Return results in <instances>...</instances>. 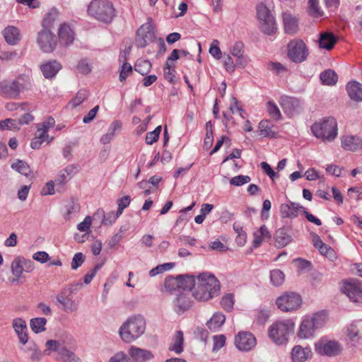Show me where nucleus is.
<instances>
[{
	"label": "nucleus",
	"mask_w": 362,
	"mask_h": 362,
	"mask_svg": "<svg viewBox=\"0 0 362 362\" xmlns=\"http://www.w3.org/2000/svg\"><path fill=\"white\" fill-rule=\"evenodd\" d=\"M220 285L212 274L202 273L197 277L192 296L199 301H206L218 295Z\"/></svg>",
	"instance_id": "nucleus-1"
},
{
	"label": "nucleus",
	"mask_w": 362,
	"mask_h": 362,
	"mask_svg": "<svg viewBox=\"0 0 362 362\" xmlns=\"http://www.w3.org/2000/svg\"><path fill=\"white\" fill-rule=\"evenodd\" d=\"M146 321L140 315H132L122 325L119 329L121 339L130 343L139 338L145 332Z\"/></svg>",
	"instance_id": "nucleus-2"
},
{
	"label": "nucleus",
	"mask_w": 362,
	"mask_h": 362,
	"mask_svg": "<svg viewBox=\"0 0 362 362\" xmlns=\"http://www.w3.org/2000/svg\"><path fill=\"white\" fill-rule=\"evenodd\" d=\"M87 13L91 18L105 24H110L116 17V10L110 0H92Z\"/></svg>",
	"instance_id": "nucleus-3"
},
{
	"label": "nucleus",
	"mask_w": 362,
	"mask_h": 362,
	"mask_svg": "<svg viewBox=\"0 0 362 362\" xmlns=\"http://www.w3.org/2000/svg\"><path fill=\"white\" fill-rule=\"evenodd\" d=\"M311 131L317 139L325 142L332 141L338 134L337 120L332 117L324 118L315 122L311 126Z\"/></svg>",
	"instance_id": "nucleus-4"
},
{
	"label": "nucleus",
	"mask_w": 362,
	"mask_h": 362,
	"mask_svg": "<svg viewBox=\"0 0 362 362\" xmlns=\"http://www.w3.org/2000/svg\"><path fill=\"white\" fill-rule=\"evenodd\" d=\"M327 321V315L324 312L305 316L299 327L297 336L300 339H309L315 335V331L322 327Z\"/></svg>",
	"instance_id": "nucleus-5"
},
{
	"label": "nucleus",
	"mask_w": 362,
	"mask_h": 362,
	"mask_svg": "<svg viewBox=\"0 0 362 362\" xmlns=\"http://www.w3.org/2000/svg\"><path fill=\"white\" fill-rule=\"evenodd\" d=\"M82 286V283L72 284L69 287L63 288L56 296V305L66 313H73L78 309L79 302L73 298L74 286Z\"/></svg>",
	"instance_id": "nucleus-6"
},
{
	"label": "nucleus",
	"mask_w": 362,
	"mask_h": 362,
	"mask_svg": "<svg viewBox=\"0 0 362 362\" xmlns=\"http://www.w3.org/2000/svg\"><path fill=\"white\" fill-rule=\"evenodd\" d=\"M294 323L290 322H276L269 329V337L276 344H286L289 334L293 332Z\"/></svg>",
	"instance_id": "nucleus-7"
},
{
	"label": "nucleus",
	"mask_w": 362,
	"mask_h": 362,
	"mask_svg": "<svg viewBox=\"0 0 362 362\" xmlns=\"http://www.w3.org/2000/svg\"><path fill=\"white\" fill-rule=\"evenodd\" d=\"M279 309L283 312H292L298 310L301 304L302 299L299 294L294 292H286L276 300Z\"/></svg>",
	"instance_id": "nucleus-8"
},
{
	"label": "nucleus",
	"mask_w": 362,
	"mask_h": 362,
	"mask_svg": "<svg viewBox=\"0 0 362 362\" xmlns=\"http://www.w3.org/2000/svg\"><path fill=\"white\" fill-rule=\"evenodd\" d=\"M315 351L320 356L334 357L341 354L342 348L339 342L322 337L315 343Z\"/></svg>",
	"instance_id": "nucleus-9"
},
{
	"label": "nucleus",
	"mask_w": 362,
	"mask_h": 362,
	"mask_svg": "<svg viewBox=\"0 0 362 362\" xmlns=\"http://www.w3.org/2000/svg\"><path fill=\"white\" fill-rule=\"evenodd\" d=\"M308 54V48L301 40H293L288 44V57L295 63L305 61Z\"/></svg>",
	"instance_id": "nucleus-10"
},
{
	"label": "nucleus",
	"mask_w": 362,
	"mask_h": 362,
	"mask_svg": "<svg viewBox=\"0 0 362 362\" xmlns=\"http://www.w3.org/2000/svg\"><path fill=\"white\" fill-rule=\"evenodd\" d=\"M37 42L44 52L50 53L57 46L55 35L49 29H42L37 33Z\"/></svg>",
	"instance_id": "nucleus-11"
},
{
	"label": "nucleus",
	"mask_w": 362,
	"mask_h": 362,
	"mask_svg": "<svg viewBox=\"0 0 362 362\" xmlns=\"http://www.w3.org/2000/svg\"><path fill=\"white\" fill-rule=\"evenodd\" d=\"M342 291L355 303L362 304V284L356 279H351L344 283Z\"/></svg>",
	"instance_id": "nucleus-12"
},
{
	"label": "nucleus",
	"mask_w": 362,
	"mask_h": 362,
	"mask_svg": "<svg viewBox=\"0 0 362 362\" xmlns=\"http://www.w3.org/2000/svg\"><path fill=\"white\" fill-rule=\"evenodd\" d=\"M155 39V33L151 23L142 25L137 30L136 45L138 47H145Z\"/></svg>",
	"instance_id": "nucleus-13"
},
{
	"label": "nucleus",
	"mask_w": 362,
	"mask_h": 362,
	"mask_svg": "<svg viewBox=\"0 0 362 362\" xmlns=\"http://www.w3.org/2000/svg\"><path fill=\"white\" fill-rule=\"evenodd\" d=\"M190 293L187 291H177L176 296L173 300V310L179 315L190 309L192 306Z\"/></svg>",
	"instance_id": "nucleus-14"
},
{
	"label": "nucleus",
	"mask_w": 362,
	"mask_h": 362,
	"mask_svg": "<svg viewBox=\"0 0 362 362\" xmlns=\"http://www.w3.org/2000/svg\"><path fill=\"white\" fill-rule=\"evenodd\" d=\"M235 344L239 350L248 351L256 346L257 341L252 333L240 332L235 337Z\"/></svg>",
	"instance_id": "nucleus-15"
},
{
	"label": "nucleus",
	"mask_w": 362,
	"mask_h": 362,
	"mask_svg": "<svg viewBox=\"0 0 362 362\" xmlns=\"http://www.w3.org/2000/svg\"><path fill=\"white\" fill-rule=\"evenodd\" d=\"M281 105L284 112L288 116H292L303 109L302 101L293 97H282Z\"/></svg>",
	"instance_id": "nucleus-16"
},
{
	"label": "nucleus",
	"mask_w": 362,
	"mask_h": 362,
	"mask_svg": "<svg viewBox=\"0 0 362 362\" xmlns=\"http://www.w3.org/2000/svg\"><path fill=\"white\" fill-rule=\"evenodd\" d=\"M281 17L285 33L288 35L296 34L298 30V17L288 11H284Z\"/></svg>",
	"instance_id": "nucleus-17"
},
{
	"label": "nucleus",
	"mask_w": 362,
	"mask_h": 362,
	"mask_svg": "<svg viewBox=\"0 0 362 362\" xmlns=\"http://www.w3.org/2000/svg\"><path fill=\"white\" fill-rule=\"evenodd\" d=\"M304 206L299 203L289 201L280 205V215L283 218L293 219L298 217L299 212L303 211Z\"/></svg>",
	"instance_id": "nucleus-18"
},
{
	"label": "nucleus",
	"mask_w": 362,
	"mask_h": 362,
	"mask_svg": "<svg viewBox=\"0 0 362 362\" xmlns=\"http://www.w3.org/2000/svg\"><path fill=\"white\" fill-rule=\"evenodd\" d=\"M230 53L236 58L238 68H244L248 64V58L244 54V44L236 42L230 49Z\"/></svg>",
	"instance_id": "nucleus-19"
},
{
	"label": "nucleus",
	"mask_w": 362,
	"mask_h": 362,
	"mask_svg": "<svg viewBox=\"0 0 362 362\" xmlns=\"http://www.w3.org/2000/svg\"><path fill=\"white\" fill-rule=\"evenodd\" d=\"M21 86L18 80L4 81L0 83V93L7 97L15 98L18 95Z\"/></svg>",
	"instance_id": "nucleus-20"
},
{
	"label": "nucleus",
	"mask_w": 362,
	"mask_h": 362,
	"mask_svg": "<svg viewBox=\"0 0 362 362\" xmlns=\"http://www.w3.org/2000/svg\"><path fill=\"white\" fill-rule=\"evenodd\" d=\"M129 354L135 362H145L151 360L154 357L151 351L134 346H130Z\"/></svg>",
	"instance_id": "nucleus-21"
},
{
	"label": "nucleus",
	"mask_w": 362,
	"mask_h": 362,
	"mask_svg": "<svg viewBox=\"0 0 362 362\" xmlns=\"http://www.w3.org/2000/svg\"><path fill=\"white\" fill-rule=\"evenodd\" d=\"M313 352L310 347H303L300 345L295 346L291 351V359L293 362H305L310 358Z\"/></svg>",
	"instance_id": "nucleus-22"
},
{
	"label": "nucleus",
	"mask_w": 362,
	"mask_h": 362,
	"mask_svg": "<svg viewBox=\"0 0 362 362\" xmlns=\"http://www.w3.org/2000/svg\"><path fill=\"white\" fill-rule=\"evenodd\" d=\"M59 43L64 46H69L74 40V33L70 25L64 23L60 25L58 31Z\"/></svg>",
	"instance_id": "nucleus-23"
},
{
	"label": "nucleus",
	"mask_w": 362,
	"mask_h": 362,
	"mask_svg": "<svg viewBox=\"0 0 362 362\" xmlns=\"http://www.w3.org/2000/svg\"><path fill=\"white\" fill-rule=\"evenodd\" d=\"M62 69V65L57 60L45 62L40 66L41 71L46 78H54Z\"/></svg>",
	"instance_id": "nucleus-24"
},
{
	"label": "nucleus",
	"mask_w": 362,
	"mask_h": 362,
	"mask_svg": "<svg viewBox=\"0 0 362 362\" xmlns=\"http://www.w3.org/2000/svg\"><path fill=\"white\" fill-rule=\"evenodd\" d=\"M341 144L344 150L355 151L361 148V139L356 136L346 135L341 136Z\"/></svg>",
	"instance_id": "nucleus-25"
},
{
	"label": "nucleus",
	"mask_w": 362,
	"mask_h": 362,
	"mask_svg": "<svg viewBox=\"0 0 362 362\" xmlns=\"http://www.w3.org/2000/svg\"><path fill=\"white\" fill-rule=\"evenodd\" d=\"M13 327L18 337L20 342L25 344L28 339L25 322L21 318H16L13 320Z\"/></svg>",
	"instance_id": "nucleus-26"
},
{
	"label": "nucleus",
	"mask_w": 362,
	"mask_h": 362,
	"mask_svg": "<svg viewBox=\"0 0 362 362\" xmlns=\"http://www.w3.org/2000/svg\"><path fill=\"white\" fill-rule=\"evenodd\" d=\"M3 35L6 42L11 45H15L21 40L20 30L13 25L5 28L3 30Z\"/></svg>",
	"instance_id": "nucleus-27"
},
{
	"label": "nucleus",
	"mask_w": 362,
	"mask_h": 362,
	"mask_svg": "<svg viewBox=\"0 0 362 362\" xmlns=\"http://www.w3.org/2000/svg\"><path fill=\"white\" fill-rule=\"evenodd\" d=\"M346 90L351 100L362 101V83L356 81H351L346 85Z\"/></svg>",
	"instance_id": "nucleus-28"
},
{
	"label": "nucleus",
	"mask_w": 362,
	"mask_h": 362,
	"mask_svg": "<svg viewBox=\"0 0 362 362\" xmlns=\"http://www.w3.org/2000/svg\"><path fill=\"white\" fill-rule=\"evenodd\" d=\"M337 37L332 33L325 32L320 34L318 39L319 47L322 49L330 50L337 42Z\"/></svg>",
	"instance_id": "nucleus-29"
},
{
	"label": "nucleus",
	"mask_w": 362,
	"mask_h": 362,
	"mask_svg": "<svg viewBox=\"0 0 362 362\" xmlns=\"http://www.w3.org/2000/svg\"><path fill=\"white\" fill-rule=\"evenodd\" d=\"M271 238V235L265 225L262 226L259 229L254 233L253 245L259 247L263 241H267Z\"/></svg>",
	"instance_id": "nucleus-30"
},
{
	"label": "nucleus",
	"mask_w": 362,
	"mask_h": 362,
	"mask_svg": "<svg viewBox=\"0 0 362 362\" xmlns=\"http://www.w3.org/2000/svg\"><path fill=\"white\" fill-rule=\"evenodd\" d=\"M275 245L281 248L287 245L291 241V237L284 228H279L276 231L274 235Z\"/></svg>",
	"instance_id": "nucleus-31"
},
{
	"label": "nucleus",
	"mask_w": 362,
	"mask_h": 362,
	"mask_svg": "<svg viewBox=\"0 0 362 362\" xmlns=\"http://www.w3.org/2000/svg\"><path fill=\"white\" fill-rule=\"evenodd\" d=\"M180 288H182V291L186 290L192 291L197 284V278L193 275H182L178 276Z\"/></svg>",
	"instance_id": "nucleus-32"
},
{
	"label": "nucleus",
	"mask_w": 362,
	"mask_h": 362,
	"mask_svg": "<svg viewBox=\"0 0 362 362\" xmlns=\"http://www.w3.org/2000/svg\"><path fill=\"white\" fill-rule=\"evenodd\" d=\"M226 320L225 315L221 313H216L207 322L208 328L213 332L217 331L224 323Z\"/></svg>",
	"instance_id": "nucleus-33"
},
{
	"label": "nucleus",
	"mask_w": 362,
	"mask_h": 362,
	"mask_svg": "<svg viewBox=\"0 0 362 362\" xmlns=\"http://www.w3.org/2000/svg\"><path fill=\"white\" fill-rule=\"evenodd\" d=\"M347 335L353 341L362 338V321L351 324L347 329Z\"/></svg>",
	"instance_id": "nucleus-34"
},
{
	"label": "nucleus",
	"mask_w": 362,
	"mask_h": 362,
	"mask_svg": "<svg viewBox=\"0 0 362 362\" xmlns=\"http://www.w3.org/2000/svg\"><path fill=\"white\" fill-rule=\"evenodd\" d=\"M76 173V168L73 165H68L59 173L56 182H57L59 184L66 182Z\"/></svg>",
	"instance_id": "nucleus-35"
},
{
	"label": "nucleus",
	"mask_w": 362,
	"mask_h": 362,
	"mask_svg": "<svg viewBox=\"0 0 362 362\" xmlns=\"http://www.w3.org/2000/svg\"><path fill=\"white\" fill-rule=\"evenodd\" d=\"M183 334L181 331L176 332L173 342L170 345L168 349L174 351L177 354H180L183 351Z\"/></svg>",
	"instance_id": "nucleus-36"
},
{
	"label": "nucleus",
	"mask_w": 362,
	"mask_h": 362,
	"mask_svg": "<svg viewBox=\"0 0 362 362\" xmlns=\"http://www.w3.org/2000/svg\"><path fill=\"white\" fill-rule=\"evenodd\" d=\"M59 12L56 8L50 9L42 22V29H49L50 30L54 22L57 20Z\"/></svg>",
	"instance_id": "nucleus-37"
},
{
	"label": "nucleus",
	"mask_w": 362,
	"mask_h": 362,
	"mask_svg": "<svg viewBox=\"0 0 362 362\" xmlns=\"http://www.w3.org/2000/svg\"><path fill=\"white\" fill-rule=\"evenodd\" d=\"M56 360L60 362H82L81 360L71 351L64 346L61 354L56 356Z\"/></svg>",
	"instance_id": "nucleus-38"
},
{
	"label": "nucleus",
	"mask_w": 362,
	"mask_h": 362,
	"mask_svg": "<svg viewBox=\"0 0 362 362\" xmlns=\"http://www.w3.org/2000/svg\"><path fill=\"white\" fill-rule=\"evenodd\" d=\"M259 28L266 35H271L274 34L277 30L275 18L270 17L267 21L260 23Z\"/></svg>",
	"instance_id": "nucleus-39"
},
{
	"label": "nucleus",
	"mask_w": 362,
	"mask_h": 362,
	"mask_svg": "<svg viewBox=\"0 0 362 362\" xmlns=\"http://www.w3.org/2000/svg\"><path fill=\"white\" fill-rule=\"evenodd\" d=\"M273 127L274 124L269 120H262L258 126L260 135L264 137H274L276 133Z\"/></svg>",
	"instance_id": "nucleus-40"
},
{
	"label": "nucleus",
	"mask_w": 362,
	"mask_h": 362,
	"mask_svg": "<svg viewBox=\"0 0 362 362\" xmlns=\"http://www.w3.org/2000/svg\"><path fill=\"white\" fill-rule=\"evenodd\" d=\"M322 84L327 86L335 85L338 80L337 74L332 69H327L320 76Z\"/></svg>",
	"instance_id": "nucleus-41"
},
{
	"label": "nucleus",
	"mask_w": 362,
	"mask_h": 362,
	"mask_svg": "<svg viewBox=\"0 0 362 362\" xmlns=\"http://www.w3.org/2000/svg\"><path fill=\"white\" fill-rule=\"evenodd\" d=\"M65 210L64 217L66 220H69L79 212L80 205L78 202L71 200L66 204Z\"/></svg>",
	"instance_id": "nucleus-42"
},
{
	"label": "nucleus",
	"mask_w": 362,
	"mask_h": 362,
	"mask_svg": "<svg viewBox=\"0 0 362 362\" xmlns=\"http://www.w3.org/2000/svg\"><path fill=\"white\" fill-rule=\"evenodd\" d=\"M45 346L46 349L44 350L43 353L47 356H49L52 351L57 352V356H59L61 354V351L64 348V346L59 341L52 339L48 340L46 342Z\"/></svg>",
	"instance_id": "nucleus-43"
},
{
	"label": "nucleus",
	"mask_w": 362,
	"mask_h": 362,
	"mask_svg": "<svg viewBox=\"0 0 362 362\" xmlns=\"http://www.w3.org/2000/svg\"><path fill=\"white\" fill-rule=\"evenodd\" d=\"M151 69V63L147 59H139L134 65V70L143 76L148 74Z\"/></svg>",
	"instance_id": "nucleus-44"
},
{
	"label": "nucleus",
	"mask_w": 362,
	"mask_h": 362,
	"mask_svg": "<svg viewBox=\"0 0 362 362\" xmlns=\"http://www.w3.org/2000/svg\"><path fill=\"white\" fill-rule=\"evenodd\" d=\"M23 262L24 258L18 257L16 258L11 263V268L12 274L17 279H19L24 272Z\"/></svg>",
	"instance_id": "nucleus-45"
},
{
	"label": "nucleus",
	"mask_w": 362,
	"mask_h": 362,
	"mask_svg": "<svg viewBox=\"0 0 362 362\" xmlns=\"http://www.w3.org/2000/svg\"><path fill=\"white\" fill-rule=\"evenodd\" d=\"M285 280L284 272L278 269H273L270 272V281L273 286H280Z\"/></svg>",
	"instance_id": "nucleus-46"
},
{
	"label": "nucleus",
	"mask_w": 362,
	"mask_h": 362,
	"mask_svg": "<svg viewBox=\"0 0 362 362\" xmlns=\"http://www.w3.org/2000/svg\"><path fill=\"white\" fill-rule=\"evenodd\" d=\"M180 290V283L178 277L175 278L168 276L165 279L164 291L168 293H172L174 291Z\"/></svg>",
	"instance_id": "nucleus-47"
},
{
	"label": "nucleus",
	"mask_w": 362,
	"mask_h": 362,
	"mask_svg": "<svg viewBox=\"0 0 362 362\" xmlns=\"http://www.w3.org/2000/svg\"><path fill=\"white\" fill-rule=\"evenodd\" d=\"M47 320L45 317H36L30 320V327L35 333H40L45 331Z\"/></svg>",
	"instance_id": "nucleus-48"
},
{
	"label": "nucleus",
	"mask_w": 362,
	"mask_h": 362,
	"mask_svg": "<svg viewBox=\"0 0 362 362\" xmlns=\"http://www.w3.org/2000/svg\"><path fill=\"white\" fill-rule=\"evenodd\" d=\"M308 13L315 18L323 16L324 12L319 6V0H308Z\"/></svg>",
	"instance_id": "nucleus-49"
},
{
	"label": "nucleus",
	"mask_w": 362,
	"mask_h": 362,
	"mask_svg": "<svg viewBox=\"0 0 362 362\" xmlns=\"http://www.w3.org/2000/svg\"><path fill=\"white\" fill-rule=\"evenodd\" d=\"M257 16L259 23L263 21H267V19L270 18V17H274L271 14V12L269 10V8L263 4L257 5Z\"/></svg>",
	"instance_id": "nucleus-50"
},
{
	"label": "nucleus",
	"mask_w": 362,
	"mask_h": 362,
	"mask_svg": "<svg viewBox=\"0 0 362 362\" xmlns=\"http://www.w3.org/2000/svg\"><path fill=\"white\" fill-rule=\"evenodd\" d=\"M11 168L16 170L21 175L25 176H28L31 171L30 169V166L23 160H18L16 163H14L11 165Z\"/></svg>",
	"instance_id": "nucleus-51"
},
{
	"label": "nucleus",
	"mask_w": 362,
	"mask_h": 362,
	"mask_svg": "<svg viewBox=\"0 0 362 362\" xmlns=\"http://www.w3.org/2000/svg\"><path fill=\"white\" fill-rule=\"evenodd\" d=\"M97 214L103 215V218L102 223L105 226L111 225L120 216L117 215V211L116 212V214L114 211H110L105 214L103 210L102 209H98Z\"/></svg>",
	"instance_id": "nucleus-52"
},
{
	"label": "nucleus",
	"mask_w": 362,
	"mask_h": 362,
	"mask_svg": "<svg viewBox=\"0 0 362 362\" xmlns=\"http://www.w3.org/2000/svg\"><path fill=\"white\" fill-rule=\"evenodd\" d=\"M267 110L269 116L275 120H279L281 118V112L273 101H269L267 103Z\"/></svg>",
	"instance_id": "nucleus-53"
},
{
	"label": "nucleus",
	"mask_w": 362,
	"mask_h": 362,
	"mask_svg": "<svg viewBox=\"0 0 362 362\" xmlns=\"http://www.w3.org/2000/svg\"><path fill=\"white\" fill-rule=\"evenodd\" d=\"M88 97V92L83 89L80 90L76 95L75 98H73L70 103L69 105L71 106L72 108L76 107L80 104H81Z\"/></svg>",
	"instance_id": "nucleus-54"
},
{
	"label": "nucleus",
	"mask_w": 362,
	"mask_h": 362,
	"mask_svg": "<svg viewBox=\"0 0 362 362\" xmlns=\"http://www.w3.org/2000/svg\"><path fill=\"white\" fill-rule=\"evenodd\" d=\"M221 305L222 308L230 312L233 308L234 305V296L231 293H228L223 296L221 300Z\"/></svg>",
	"instance_id": "nucleus-55"
},
{
	"label": "nucleus",
	"mask_w": 362,
	"mask_h": 362,
	"mask_svg": "<svg viewBox=\"0 0 362 362\" xmlns=\"http://www.w3.org/2000/svg\"><path fill=\"white\" fill-rule=\"evenodd\" d=\"M174 72L175 69L173 68V65L166 62L164 66V77L171 83H175L176 81Z\"/></svg>",
	"instance_id": "nucleus-56"
},
{
	"label": "nucleus",
	"mask_w": 362,
	"mask_h": 362,
	"mask_svg": "<svg viewBox=\"0 0 362 362\" xmlns=\"http://www.w3.org/2000/svg\"><path fill=\"white\" fill-rule=\"evenodd\" d=\"M161 126H158L153 131L148 132L146 136V143L148 145H151L159 138V135L161 132Z\"/></svg>",
	"instance_id": "nucleus-57"
},
{
	"label": "nucleus",
	"mask_w": 362,
	"mask_h": 362,
	"mask_svg": "<svg viewBox=\"0 0 362 362\" xmlns=\"http://www.w3.org/2000/svg\"><path fill=\"white\" fill-rule=\"evenodd\" d=\"M47 132L48 130H47L46 127H42L41 125L38 124L35 136L42 139L49 144L53 140V137H49Z\"/></svg>",
	"instance_id": "nucleus-58"
},
{
	"label": "nucleus",
	"mask_w": 362,
	"mask_h": 362,
	"mask_svg": "<svg viewBox=\"0 0 362 362\" xmlns=\"http://www.w3.org/2000/svg\"><path fill=\"white\" fill-rule=\"evenodd\" d=\"M251 178L248 175H237L230 180V184L234 186H241L250 182Z\"/></svg>",
	"instance_id": "nucleus-59"
},
{
	"label": "nucleus",
	"mask_w": 362,
	"mask_h": 362,
	"mask_svg": "<svg viewBox=\"0 0 362 362\" xmlns=\"http://www.w3.org/2000/svg\"><path fill=\"white\" fill-rule=\"evenodd\" d=\"M85 261V257L82 252L76 253L71 260V267L73 270H76L81 267Z\"/></svg>",
	"instance_id": "nucleus-60"
},
{
	"label": "nucleus",
	"mask_w": 362,
	"mask_h": 362,
	"mask_svg": "<svg viewBox=\"0 0 362 362\" xmlns=\"http://www.w3.org/2000/svg\"><path fill=\"white\" fill-rule=\"evenodd\" d=\"M223 65L226 70L230 74L233 73L235 71V67H238L237 61L235 60V62H234L232 57L229 54H227L224 57Z\"/></svg>",
	"instance_id": "nucleus-61"
},
{
	"label": "nucleus",
	"mask_w": 362,
	"mask_h": 362,
	"mask_svg": "<svg viewBox=\"0 0 362 362\" xmlns=\"http://www.w3.org/2000/svg\"><path fill=\"white\" fill-rule=\"evenodd\" d=\"M218 40H214L209 48V53L216 59H220L222 57V52L218 47Z\"/></svg>",
	"instance_id": "nucleus-62"
},
{
	"label": "nucleus",
	"mask_w": 362,
	"mask_h": 362,
	"mask_svg": "<svg viewBox=\"0 0 362 362\" xmlns=\"http://www.w3.org/2000/svg\"><path fill=\"white\" fill-rule=\"evenodd\" d=\"M76 69L78 72L83 74H88L91 71V65L88 59H84L79 61L77 64Z\"/></svg>",
	"instance_id": "nucleus-63"
},
{
	"label": "nucleus",
	"mask_w": 362,
	"mask_h": 362,
	"mask_svg": "<svg viewBox=\"0 0 362 362\" xmlns=\"http://www.w3.org/2000/svg\"><path fill=\"white\" fill-rule=\"evenodd\" d=\"M354 20L356 23V28L362 30V6H357L354 11Z\"/></svg>",
	"instance_id": "nucleus-64"
}]
</instances>
